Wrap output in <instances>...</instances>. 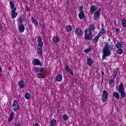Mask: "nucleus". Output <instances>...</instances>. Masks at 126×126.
<instances>
[{"instance_id":"f257e3e1","label":"nucleus","mask_w":126,"mask_h":126,"mask_svg":"<svg viewBox=\"0 0 126 126\" xmlns=\"http://www.w3.org/2000/svg\"><path fill=\"white\" fill-rule=\"evenodd\" d=\"M114 50V45L113 44H109L108 43H106L104 48L103 49V54L102 55V61L106 59V57H110L112 51Z\"/></svg>"},{"instance_id":"f03ea898","label":"nucleus","mask_w":126,"mask_h":126,"mask_svg":"<svg viewBox=\"0 0 126 126\" xmlns=\"http://www.w3.org/2000/svg\"><path fill=\"white\" fill-rule=\"evenodd\" d=\"M95 30L94 25H90L89 26V29H87L85 30V39L86 40H89L91 41L92 40V32H94Z\"/></svg>"},{"instance_id":"7ed1b4c3","label":"nucleus","mask_w":126,"mask_h":126,"mask_svg":"<svg viewBox=\"0 0 126 126\" xmlns=\"http://www.w3.org/2000/svg\"><path fill=\"white\" fill-rule=\"evenodd\" d=\"M119 92L120 93L121 99H125V97L126 96V94L125 92V88H124V84L122 82H121L119 86Z\"/></svg>"},{"instance_id":"20e7f679","label":"nucleus","mask_w":126,"mask_h":126,"mask_svg":"<svg viewBox=\"0 0 126 126\" xmlns=\"http://www.w3.org/2000/svg\"><path fill=\"white\" fill-rule=\"evenodd\" d=\"M12 108L14 112H17L20 109V105L18 104V102L16 100H14L12 104Z\"/></svg>"},{"instance_id":"39448f33","label":"nucleus","mask_w":126,"mask_h":126,"mask_svg":"<svg viewBox=\"0 0 126 126\" xmlns=\"http://www.w3.org/2000/svg\"><path fill=\"white\" fill-rule=\"evenodd\" d=\"M100 13H101V8H99L98 10L94 13V19L97 21L100 18Z\"/></svg>"},{"instance_id":"423d86ee","label":"nucleus","mask_w":126,"mask_h":126,"mask_svg":"<svg viewBox=\"0 0 126 126\" xmlns=\"http://www.w3.org/2000/svg\"><path fill=\"white\" fill-rule=\"evenodd\" d=\"M107 99H108V93L107 92V91H106V90H104L103 91V94L102 95V102L105 103V102L107 101Z\"/></svg>"},{"instance_id":"0eeeda50","label":"nucleus","mask_w":126,"mask_h":126,"mask_svg":"<svg viewBox=\"0 0 126 126\" xmlns=\"http://www.w3.org/2000/svg\"><path fill=\"white\" fill-rule=\"evenodd\" d=\"M17 8L16 7L14 8L12 11H11V17L13 18V19H14V18H16V16L18 15V14L17 12H16Z\"/></svg>"},{"instance_id":"6e6552de","label":"nucleus","mask_w":126,"mask_h":126,"mask_svg":"<svg viewBox=\"0 0 126 126\" xmlns=\"http://www.w3.org/2000/svg\"><path fill=\"white\" fill-rule=\"evenodd\" d=\"M75 35H77V36L79 37V36H81V34H82V30L80 28H77L75 30Z\"/></svg>"},{"instance_id":"1a4fd4ad","label":"nucleus","mask_w":126,"mask_h":126,"mask_svg":"<svg viewBox=\"0 0 126 126\" xmlns=\"http://www.w3.org/2000/svg\"><path fill=\"white\" fill-rule=\"evenodd\" d=\"M33 65H42L40 60L37 59H33L32 61Z\"/></svg>"},{"instance_id":"9d476101","label":"nucleus","mask_w":126,"mask_h":126,"mask_svg":"<svg viewBox=\"0 0 126 126\" xmlns=\"http://www.w3.org/2000/svg\"><path fill=\"white\" fill-rule=\"evenodd\" d=\"M38 47H43V41H42V37L40 36H38L37 37Z\"/></svg>"},{"instance_id":"9b49d317","label":"nucleus","mask_w":126,"mask_h":126,"mask_svg":"<svg viewBox=\"0 0 126 126\" xmlns=\"http://www.w3.org/2000/svg\"><path fill=\"white\" fill-rule=\"evenodd\" d=\"M26 86V84L24 82V81L21 80L19 82V87L20 89H23Z\"/></svg>"},{"instance_id":"f8f14e48","label":"nucleus","mask_w":126,"mask_h":126,"mask_svg":"<svg viewBox=\"0 0 126 126\" xmlns=\"http://www.w3.org/2000/svg\"><path fill=\"white\" fill-rule=\"evenodd\" d=\"M106 32V31H105V27H104V24H101V28L100 29V31L99 33L98 34L99 36H102L104 33Z\"/></svg>"},{"instance_id":"ddd939ff","label":"nucleus","mask_w":126,"mask_h":126,"mask_svg":"<svg viewBox=\"0 0 126 126\" xmlns=\"http://www.w3.org/2000/svg\"><path fill=\"white\" fill-rule=\"evenodd\" d=\"M112 97L116 99V100H119L120 99V94L117 92H114L113 93Z\"/></svg>"},{"instance_id":"4468645a","label":"nucleus","mask_w":126,"mask_h":126,"mask_svg":"<svg viewBox=\"0 0 126 126\" xmlns=\"http://www.w3.org/2000/svg\"><path fill=\"white\" fill-rule=\"evenodd\" d=\"M25 30V26H24V25L22 24L19 27V32H20V33H23Z\"/></svg>"},{"instance_id":"2eb2a0df","label":"nucleus","mask_w":126,"mask_h":126,"mask_svg":"<svg viewBox=\"0 0 126 126\" xmlns=\"http://www.w3.org/2000/svg\"><path fill=\"white\" fill-rule=\"evenodd\" d=\"M113 79H116V77H117V74H118L119 72V68H116L113 70Z\"/></svg>"},{"instance_id":"dca6fc26","label":"nucleus","mask_w":126,"mask_h":126,"mask_svg":"<svg viewBox=\"0 0 126 126\" xmlns=\"http://www.w3.org/2000/svg\"><path fill=\"white\" fill-rule=\"evenodd\" d=\"M101 37L99 35L97 34V36H96L93 40V43L94 44H96L98 42V40H99V38Z\"/></svg>"},{"instance_id":"f3484780","label":"nucleus","mask_w":126,"mask_h":126,"mask_svg":"<svg viewBox=\"0 0 126 126\" xmlns=\"http://www.w3.org/2000/svg\"><path fill=\"white\" fill-rule=\"evenodd\" d=\"M42 48L43 47H37V55L38 56V57H42Z\"/></svg>"},{"instance_id":"a211bd4d","label":"nucleus","mask_w":126,"mask_h":126,"mask_svg":"<svg viewBox=\"0 0 126 126\" xmlns=\"http://www.w3.org/2000/svg\"><path fill=\"white\" fill-rule=\"evenodd\" d=\"M25 21V18H24V17L22 16L19 17L18 19V22H19L20 24H22V23H23V22H24Z\"/></svg>"},{"instance_id":"6ab92c4d","label":"nucleus","mask_w":126,"mask_h":126,"mask_svg":"<svg viewBox=\"0 0 126 126\" xmlns=\"http://www.w3.org/2000/svg\"><path fill=\"white\" fill-rule=\"evenodd\" d=\"M97 10V6L93 5L91 7V11L92 12V14H93L95 11Z\"/></svg>"},{"instance_id":"aec40b11","label":"nucleus","mask_w":126,"mask_h":126,"mask_svg":"<svg viewBox=\"0 0 126 126\" xmlns=\"http://www.w3.org/2000/svg\"><path fill=\"white\" fill-rule=\"evenodd\" d=\"M78 16L80 19H83V18H84V16H85L84 11H80Z\"/></svg>"},{"instance_id":"412c9836","label":"nucleus","mask_w":126,"mask_h":126,"mask_svg":"<svg viewBox=\"0 0 126 126\" xmlns=\"http://www.w3.org/2000/svg\"><path fill=\"white\" fill-rule=\"evenodd\" d=\"M31 19L32 23H34L35 26H38V21L35 19V18H34V17H31Z\"/></svg>"},{"instance_id":"4be33fe9","label":"nucleus","mask_w":126,"mask_h":126,"mask_svg":"<svg viewBox=\"0 0 126 126\" xmlns=\"http://www.w3.org/2000/svg\"><path fill=\"white\" fill-rule=\"evenodd\" d=\"M53 41L55 44H58V43L60 42V37L58 36H54L53 38Z\"/></svg>"},{"instance_id":"5701e85b","label":"nucleus","mask_w":126,"mask_h":126,"mask_svg":"<svg viewBox=\"0 0 126 126\" xmlns=\"http://www.w3.org/2000/svg\"><path fill=\"white\" fill-rule=\"evenodd\" d=\"M56 81H57L58 82H60L63 80V76H62V75H58L56 76Z\"/></svg>"},{"instance_id":"b1692460","label":"nucleus","mask_w":126,"mask_h":126,"mask_svg":"<svg viewBox=\"0 0 126 126\" xmlns=\"http://www.w3.org/2000/svg\"><path fill=\"white\" fill-rule=\"evenodd\" d=\"M88 65H92L93 64V60L91 58H88L87 61Z\"/></svg>"},{"instance_id":"393cba45","label":"nucleus","mask_w":126,"mask_h":126,"mask_svg":"<svg viewBox=\"0 0 126 126\" xmlns=\"http://www.w3.org/2000/svg\"><path fill=\"white\" fill-rule=\"evenodd\" d=\"M14 117V113L12 112L10 114L9 118L8 120V122H9V123H10V122H11V121H12V120H13Z\"/></svg>"},{"instance_id":"a878e982","label":"nucleus","mask_w":126,"mask_h":126,"mask_svg":"<svg viewBox=\"0 0 126 126\" xmlns=\"http://www.w3.org/2000/svg\"><path fill=\"white\" fill-rule=\"evenodd\" d=\"M36 77L37 78H45L46 77V76L42 73H38L36 75Z\"/></svg>"},{"instance_id":"bb28decb","label":"nucleus","mask_w":126,"mask_h":126,"mask_svg":"<svg viewBox=\"0 0 126 126\" xmlns=\"http://www.w3.org/2000/svg\"><path fill=\"white\" fill-rule=\"evenodd\" d=\"M122 25L123 27H124V28H126V19H123L122 20Z\"/></svg>"},{"instance_id":"cd10ccee","label":"nucleus","mask_w":126,"mask_h":126,"mask_svg":"<svg viewBox=\"0 0 126 126\" xmlns=\"http://www.w3.org/2000/svg\"><path fill=\"white\" fill-rule=\"evenodd\" d=\"M122 47L123 45L121 42H119L116 44V48L117 49H122Z\"/></svg>"},{"instance_id":"c85d7f7f","label":"nucleus","mask_w":126,"mask_h":126,"mask_svg":"<svg viewBox=\"0 0 126 126\" xmlns=\"http://www.w3.org/2000/svg\"><path fill=\"white\" fill-rule=\"evenodd\" d=\"M25 98L27 100H30V98H31V94L28 93H26L25 94Z\"/></svg>"},{"instance_id":"c756f323","label":"nucleus","mask_w":126,"mask_h":126,"mask_svg":"<svg viewBox=\"0 0 126 126\" xmlns=\"http://www.w3.org/2000/svg\"><path fill=\"white\" fill-rule=\"evenodd\" d=\"M56 123H57V121H56V120H55V119H53L50 122V125L51 126H55Z\"/></svg>"},{"instance_id":"7c9ffc66","label":"nucleus","mask_w":126,"mask_h":126,"mask_svg":"<svg viewBox=\"0 0 126 126\" xmlns=\"http://www.w3.org/2000/svg\"><path fill=\"white\" fill-rule=\"evenodd\" d=\"M115 79H114V77H113V80H110L108 83L109 84V85H112V84H113V85H115Z\"/></svg>"},{"instance_id":"2f4dec72","label":"nucleus","mask_w":126,"mask_h":126,"mask_svg":"<svg viewBox=\"0 0 126 126\" xmlns=\"http://www.w3.org/2000/svg\"><path fill=\"white\" fill-rule=\"evenodd\" d=\"M33 69L35 73L40 72V68L38 67H33Z\"/></svg>"},{"instance_id":"473e14b6","label":"nucleus","mask_w":126,"mask_h":126,"mask_svg":"<svg viewBox=\"0 0 126 126\" xmlns=\"http://www.w3.org/2000/svg\"><path fill=\"white\" fill-rule=\"evenodd\" d=\"M66 30L67 32H70V31H71V26H70V25L66 26Z\"/></svg>"},{"instance_id":"72a5a7b5","label":"nucleus","mask_w":126,"mask_h":126,"mask_svg":"<svg viewBox=\"0 0 126 126\" xmlns=\"http://www.w3.org/2000/svg\"><path fill=\"white\" fill-rule=\"evenodd\" d=\"M63 121H67V120H68V116L67 115H63Z\"/></svg>"},{"instance_id":"f704fd0d","label":"nucleus","mask_w":126,"mask_h":126,"mask_svg":"<svg viewBox=\"0 0 126 126\" xmlns=\"http://www.w3.org/2000/svg\"><path fill=\"white\" fill-rule=\"evenodd\" d=\"M117 54L119 55H122V54H123V49H122V48H118V50H117Z\"/></svg>"},{"instance_id":"c9c22d12","label":"nucleus","mask_w":126,"mask_h":126,"mask_svg":"<svg viewBox=\"0 0 126 126\" xmlns=\"http://www.w3.org/2000/svg\"><path fill=\"white\" fill-rule=\"evenodd\" d=\"M65 69L66 70V71H67V72H70V70H71V69H70L68 66H66L65 67Z\"/></svg>"},{"instance_id":"e433bc0d","label":"nucleus","mask_w":126,"mask_h":126,"mask_svg":"<svg viewBox=\"0 0 126 126\" xmlns=\"http://www.w3.org/2000/svg\"><path fill=\"white\" fill-rule=\"evenodd\" d=\"M10 7L11 8H14V3H13V2L12 1H10Z\"/></svg>"},{"instance_id":"4c0bfd02","label":"nucleus","mask_w":126,"mask_h":126,"mask_svg":"<svg viewBox=\"0 0 126 126\" xmlns=\"http://www.w3.org/2000/svg\"><path fill=\"white\" fill-rule=\"evenodd\" d=\"M92 49L91 48H89L88 49H87L85 50V53H89V52H91V50Z\"/></svg>"},{"instance_id":"58836bf2","label":"nucleus","mask_w":126,"mask_h":126,"mask_svg":"<svg viewBox=\"0 0 126 126\" xmlns=\"http://www.w3.org/2000/svg\"><path fill=\"white\" fill-rule=\"evenodd\" d=\"M14 126H20V123L16 122L14 124Z\"/></svg>"},{"instance_id":"ea45409f","label":"nucleus","mask_w":126,"mask_h":126,"mask_svg":"<svg viewBox=\"0 0 126 126\" xmlns=\"http://www.w3.org/2000/svg\"><path fill=\"white\" fill-rule=\"evenodd\" d=\"M44 70H45V68H44V67H41V68H39V72H43V71H44Z\"/></svg>"},{"instance_id":"a19ab883","label":"nucleus","mask_w":126,"mask_h":126,"mask_svg":"<svg viewBox=\"0 0 126 126\" xmlns=\"http://www.w3.org/2000/svg\"><path fill=\"white\" fill-rule=\"evenodd\" d=\"M25 10H26V11H27V12H29V11L30 10V8H29V7H28V6H27L26 7Z\"/></svg>"},{"instance_id":"79ce46f5","label":"nucleus","mask_w":126,"mask_h":126,"mask_svg":"<svg viewBox=\"0 0 126 126\" xmlns=\"http://www.w3.org/2000/svg\"><path fill=\"white\" fill-rule=\"evenodd\" d=\"M115 32H116L117 34H120V29H116Z\"/></svg>"},{"instance_id":"37998d69","label":"nucleus","mask_w":126,"mask_h":126,"mask_svg":"<svg viewBox=\"0 0 126 126\" xmlns=\"http://www.w3.org/2000/svg\"><path fill=\"white\" fill-rule=\"evenodd\" d=\"M79 10L80 11H83V7L82 6H79Z\"/></svg>"},{"instance_id":"c03bdc74","label":"nucleus","mask_w":126,"mask_h":126,"mask_svg":"<svg viewBox=\"0 0 126 126\" xmlns=\"http://www.w3.org/2000/svg\"><path fill=\"white\" fill-rule=\"evenodd\" d=\"M2 71V69L1 67L0 66V77H1V72Z\"/></svg>"},{"instance_id":"a18cd8bd","label":"nucleus","mask_w":126,"mask_h":126,"mask_svg":"<svg viewBox=\"0 0 126 126\" xmlns=\"http://www.w3.org/2000/svg\"><path fill=\"white\" fill-rule=\"evenodd\" d=\"M69 72L70 73V74H71V75H73V71L72 70H70Z\"/></svg>"},{"instance_id":"49530a36","label":"nucleus","mask_w":126,"mask_h":126,"mask_svg":"<svg viewBox=\"0 0 126 126\" xmlns=\"http://www.w3.org/2000/svg\"><path fill=\"white\" fill-rule=\"evenodd\" d=\"M34 126H40L39 125V124L38 123H36L35 125H34Z\"/></svg>"},{"instance_id":"de8ad7c7","label":"nucleus","mask_w":126,"mask_h":126,"mask_svg":"<svg viewBox=\"0 0 126 126\" xmlns=\"http://www.w3.org/2000/svg\"><path fill=\"white\" fill-rule=\"evenodd\" d=\"M104 74H105V73H104V72H102V71H101V74H102V76H103V75H104Z\"/></svg>"},{"instance_id":"09e8293b","label":"nucleus","mask_w":126,"mask_h":126,"mask_svg":"<svg viewBox=\"0 0 126 126\" xmlns=\"http://www.w3.org/2000/svg\"><path fill=\"white\" fill-rule=\"evenodd\" d=\"M67 3H69V1H67Z\"/></svg>"}]
</instances>
